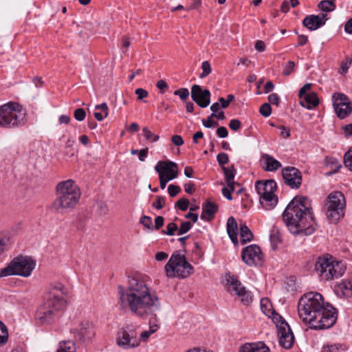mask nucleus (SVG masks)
Listing matches in <instances>:
<instances>
[{"label": "nucleus", "mask_w": 352, "mask_h": 352, "mask_svg": "<svg viewBox=\"0 0 352 352\" xmlns=\"http://www.w3.org/2000/svg\"><path fill=\"white\" fill-rule=\"evenodd\" d=\"M148 277L141 274L128 276L127 286H118V300L123 309L129 310L140 318L149 319V329L141 333L139 343L146 342L148 338L160 328L157 312L161 305L158 296L151 292L148 283Z\"/></svg>", "instance_id": "1"}, {"label": "nucleus", "mask_w": 352, "mask_h": 352, "mask_svg": "<svg viewBox=\"0 0 352 352\" xmlns=\"http://www.w3.org/2000/svg\"><path fill=\"white\" fill-rule=\"evenodd\" d=\"M298 312L302 320L314 329L330 328L337 320L336 309L318 292L305 294L298 301Z\"/></svg>", "instance_id": "2"}, {"label": "nucleus", "mask_w": 352, "mask_h": 352, "mask_svg": "<svg viewBox=\"0 0 352 352\" xmlns=\"http://www.w3.org/2000/svg\"><path fill=\"white\" fill-rule=\"evenodd\" d=\"M283 220L291 233L296 235L312 234L316 223L311 203L305 197L296 196L283 213Z\"/></svg>", "instance_id": "3"}, {"label": "nucleus", "mask_w": 352, "mask_h": 352, "mask_svg": "<svg viewBox=\"0 0 352 352\" xmlns=\"http://www.w3.org/2000/svg\"><path fill=\"white\" fill-rule=\"evenodd\" d=\"M67 294L66 287L61 283L51 285L45 296L43 303L35 313L36 322L41 325L50 324L54 320L58 312L66 306L65 296Z\"/></svg>", "instance_id": "4"}, {"label": "nucleus", "mask_w": 352, "mask_h": 352, "mask_svg": "<svg viewBox=\"0 0 352 352\" xmlns=\"http://www.w3.org/2000/svg\"><path fill=\"white\" fill-rule=\"evenodd\" d=\"M56 192V198L52 203V208L58 212H66L74 208L81 195L79 187L72 179L58 182Z\"/></svg>", "instance_id": "5"}, {"label": "nucleus", "mask_w": 352, "mask_h": 352, "mask_svg": "<svg viewBox=\"0 0 352 352\" xmlns=\"http://www.w3.org/2000/svg\"><path fill=\"white\" fill-rule=\"evenodd\" d=\"M315 270L322 279L329 280L341 277L346 267L342 262L334 260L332 256H323L318 258Z\"/></svg>", "instance_id": "6"}, {"label": "nucleus", "mask_w": 352, "mask_h": 352, "mask_svg": "<svg viewBox=\"0 0 352 352\" xmlns=\"http://www.w3.org/2000/svg\"><path fill=\"white\" fill-rule=\"evenodd\" d=\"M25 111L18 103L9 102L0 107V126L11 128L24 124Z\"/></svg>", "instance_id": "7"}, {"label": "nucleus", "mask_w": 352, "mask_h": 352, "mask_svg": "<svg viewBox=\"0 0 352 352\" xmlns=\"http://www.w3.org/2000/svg\"><path fill=\"white\" fill-rule=\"evenodd\" d=\"M35 262L30 257L19 256L14 258L7 267L0 270V277L17 275L28 277L35 267Z\"/></svg>", "instance_id": "8"}, {"label": "nucleus", "mask_w": 352, "mask_h": 352, "mask_svg": "<svg viewBox=\"0 0 352 352\" xmlns=\"http://www.w3.org/2000/svg\"><path fill=\"white\" fill-rule=\"evenodd\" d=\"M165 270L168 278L178 277L184 278L190 274L192 267L186 261L184 255L179 253H174L166 264Z\"/></svg>", "instance_id": "9"}, {"label": "nucleus", "mask_w": 352, "mask_h": 352, "mask_svg": "<svg viewBox=\"0 0 352 352\" xmlns=\"http://www.w3.org/2000/svg\"><path fill=\"white\" fill-rule=\"evenodd\" d=\"M255 188L260 195V203L263 207L270 210L277 204L278 197L274 195L276 183L274 180L258 181Z\"/></svg>", "instance_id": "10"}, {"label": "nucleus", "mask_w": 352, "mask_h": 352, "mask_svg": "<svg viewBox=\"0 0 352 352\" xmlns=\"http://www.w3.org/2000/svg\"><path fill=\"white\" fill-rule=\"evenodd\" d=\"M327 216L333 222H337L344 215L346 201L341 192H333L327 197Z\"/></svg>", "instance_id": "11"}, {"label": "nucleus", "mask_w": 352, "mask_h": 352, "mask_svg": "<svg viewBox=\"0 0 352 352\" xmlns=\"http://www.w3.org/2000/svg\"><path fill=\"white\" fill-rule=\"evenodd\" d=\"M225 286L229 293L236 295L243 304L248 305L252 302L251 293L247 291L241 283L230 273L225 276Z\"/></svg>", "instance_id": "12"}, {"label": "nucleus", "mask_w": 352, "mask_h": 352, "mask_svg": "<svg viewBox=\"0 0 352 352\" xmlns=\"http://www.w3.org/2000/svg\"><path fill=\"white\" fill-rule=\"evenodd\" d=\"M136 337L137 332L135 327L132 325H127L118 333L116 344L123 349L137 347L140 343Z\"/></svg>", "instance_id": "13"}, {"label": "nucleus", "mask_w": 352, "mask_h": 352, "mask_svg": "<svg viewBox=\"0 0 352 352\" xmlns=\"http://www.w3.org/2000/svg\"><path fill=\"white\" fill-rule=\"evenodd\" d=\"M333 98L334 109L338 118L344 119L352 113V103L346 96L336 93Z\"/></svg>", "instance_id": "14"}, {"label": "nucleus", "mask_w": 352, "mask_h": 352, "mask_svg": "<svg viewBox=\"0 0 352 352\" xmlns=\"http://www.w3.org/2000/svg\"><path fill=\"white\" fill-rule=\"evenodd\" d=\"M242 260L248 265H261L263 262V254L256 245L245 248L241 252Z\"/></svg>", "instance_id": "15"}, {"label": "nucleus", "mask_w": 352, "mask_h": 352, "mask_svg": "<svg viewBox=\"0 0 352 352\" xmlns=\"http://www.w3.org/2000/svg\"><path fill=\"white\" fill-rule=\"evenodd\" d=\"M285 183L292 188H299L302 183L301 172L295 167L288 166L282 169Z\"/></svg>", "instance_id": "16"}, {"label": "nucleus", "mask_w": 352, "mask_h": 352, "mask_svg": "<svg viewBox=\"0 0 352 352\" xmlns=\"http://www.w3.org/2000/svg\"><path fill=\"white\" fill-rule=\"evenodd\" d=\"M155 170L164 175L166 179L173 180L178 176V166L171 161H160L155 166Z\"/></svg>", "instance_id": "17"}, {"label": "nucleus", "mask_w": 352, "mask_h": 352, "mask_svg": "<svg viewBox=\"0 0 352 352\" xmlns=\"http://www.w3.org/2000/svg\"><path fill=\"white\" fill-rule=\"evenodd\" d=\"M191 98L200 107L206 108L210 102V92L208 89L203 90L201 86L194 85L191 87Z\"/></svg>", "instance_id": "18"}, {"label": "nucleus", "mask_w": 352, "mask_h": 352, "mask_svg": "<svg viewBox=\"0 0 352 352\" xmlns=\"http://www.w3.org/2000/svg\"><path fill=\"white\" fill-rule=\"evenodd\" d=\"M72 332L74 338L80 342L90 340L95 334L93 324L88 321L82 322Z\"/></svg>", "instance_id": "19"}, {"label": "nucleus", "mask_w": 352, "mask_h": 352, "mask_svg": "<svg viewBox=\"0 0 352 352\" xmlns=\"http://www.w3.org/2000/svg\"><path fill=\"white\" fill-rule=\"evenodd\" d=\"M279 330L277 331L280 345L285 349H290L294 342V336L287 323L279 324Z\"/></svg>", "instance_id": "20"}, {"label": "nucleus", "mask_w": 352, "mask_h": 352, "mask_svg": "<svg viewBox=\"0 0 352 352\" xmlns=\"http://www.w3.org/2000/svg\"><path fill=\"white\" fill-rule=\"evenodd\" d=\"M327 20V14H322L321 15H309L307 16L302 21V25L308 28L309 30H316L325 24Z\"/></svg>", "instance_id": "21"}, {"label": "nucleus", "mask_w": 352, "mask_h": 352, "mask_svg": "<svg viewBox=\"0 0 352 352\" xmlns=\"http://www.w3.org/2000/svg\"><path fill=\"white\" fill-rule=\"evenodd\" d=\"M217 210L218 206L215 203L207 200L202 206L201 218L204 220L209 221Z\"/></svg>", "instance_id": "22"}, {"label": "nucleus", "mask_w": 352, "mask_h": 352, "mask_svg": "<svg viewBox=\"0 0 352 352\" xmlns=\"http://www.w3.org/2000/svg\"><path fill=\"white\" fill-rule=\"evenodd\" d=\"M239 352H270V349L263 342H258L243 344Z\"/></svg>", "instance_id": "23"}, {"label": "nucleus", "mask_w": 352, "mask_h": 352, "mask_svg": "<svg viewBox=\"0 0 352 352\" xmlns=\"http://www.w3.org/2000/svg\"><path fill=\"white\" fill-rule=\"evenodd\" d=\"M227 232L229 235L231 241L233 242L234 245L238 244V238H237V230L238 226L235 219L233 217H230L228 218L227 221Z\"/></svg>", "instance_id": "24"}, {"label": "nucleus", "mask_w": 352, "mask_h": 352, "mask_svg": "<svg viewBox=\"0 0 352 352\" xmlns=\"http://www.w3.org/2000/svg\"><path fill=\"white\" fill-rule=\"evenodd\" d=\"M300 99V104L307 109H311L316 107L319 103L318 98L314 92L305 94L303 96L302 98Z\"/></svg>", "instance_id": "25"}, {"label": "nucleus", "mask_w": 352, "mask_h": 352, "mask_svg": "<svg viewBox=\"0 0 352 352\" xmlns=\"http://www.w3.org/2000/svg\"><path fill=\"white\" fill-rule=\"evenodd\" d=\"M222 169L228 187L230 188L231 190H234V185L236 182L234 181V179L236 175V170L234 165H232L230 167L223 166Z\"/></svg>", "instance_id": "26"}, {"label": "nucleus", "mask_w": 352, "mask_h": 352, "mask_svg": "<svg viewBox=\"0 0 352 352\" xmlns=\"http://www.w3.org/2000/svg\"><path fill=\"white\" fill-rule=\"evenodd\" d=\"M337 292H340L346 298L352 297V280H344L337 285Z\"/></svg>", "instance_id": "27"}, {"label": "nucleus", "mask_w": 352, "mask_h": 352, "mask_svg": "<svg viewBox=\"0 0 352 352\" xmlns=\"http://www.w3.org/2000/svg\"><path fill=\"white\" fill-rule=\"evenodd\" d=\"M263 158L265 164V170L267 171H275L281 167V163L270 155L265 154Z\"/></svg>", "instance_id": "28"}, {"label": "nucleus", "mask_w": 352, "mask_h": 352, "mask_svg": "<svg viewBox=\"0 0 352 352\" xmlns=\"http://www.w3.org/2000/svg\"><path fill=\"white\" fill-rule=\"evenodd\" d=\"M325 165L331 169V171L327 173V175H331L337 173L342 167L338 160L332 157H327L325 158Z\"/></svg>", "instance_id": "29"}, {"label": "nucleus", "mask_w": 352, "mask_h": 352, "mask_svg": "<svg viewBox=\"0 0 352 352\" xmlns=\"http://www.w3.org/2000/svg\"><path fill=\"white\" fill-rule=\"evenodd\" d=\"M240 236L241 243L245 244L253 239V234L245 224H240Z\"/></svg>", "instance_id": "30"}, {"label": "nucleus", "mask_w": 352, "mask_h": 352, "mask_svg": "<svg viewBox=\"0 0 352 352\" xmlns=\"http://www.w3.org/2000/svg\"><path fill=\"white\" fill-rule=\"evenodd\" d=\"M75 343L72 340L61 341L58 345L56 352H76Z\"/></svg>", "instance_id": "31"}, {"label": "nucleus", "mask_w": 352, "mask_h": 352, "mask_svg": "<svg viewBox=\"0 0 352 352\" xmlns=\"http://www.w3.org/2000/svg\"><path fill=\"white\" fill-rule=\"evenodd\" d=\"M335 1L336 0H322L318 3V7L323 12H332L336 8Z\"/></svg>", "instance_id": "32"}, {"label": "nucleus", "mask_w": 352, "mask_h": 352, "mask_svg": "<svg viewBox=\"0 0 352 352\" xmlns=\"http://www.w3.org/2000/svg\"><path fill=\"white\" fill-rule=\"evenodd\" d=\"M8 339V331L6 326L0 321V347L6 344Z\"/></svg>", "instance_id": "33"}, {"label": "nucleus", "mask_w": 352, "mask_h": 352, "mask_svg": "<svg viewBox=\"0 0 352 352\" xmlns=\"http://www.w3.org/2000/svg\"><path fill=\"white\" fill-rule=\"evenodd\" d=\"M142 133L145 139L151 142H157L160 139V136L154 134L147 126L143 127Z\"/></svg>", "instance_id": "34"}, {"label": "nucleus", "mask_w": 352, "mask_h": 352, "mask_svg": "<svg viewBox=\"0 0 352 352\" xmlns=\"http://www.w3.org/2000/svg\"><path fill=\"white\" fill-rule=\"evenodd\" d=\"M261 308L264 314L270 316V314H273L272 305L267 298H263L261 300Z\"/></svg>", "instance_id": "35"}, {"label": "nucleus", "mask_w": 352, "mask_h": 352, "mask_svg": "<svg viewBox=\"0 0 352 352\" xmlns=\"http://www.w3.org/2000/svg\"><path fill=\"white\" fill-rule=\"evenodd\" d=\"M296 64L294 61L289 60L283 66V74L285 76L291 75L295 71Z\"/></svg>", "instance_id": "36"}, {"label": "nucleus", "mask_w": 352, "mask_h": 352, "mask_svg": "<svg viewBox=\"0 0 352 352\" xmlns=\"http://www.w3.org/2000/svg\"><path fill=\"white\" fill-rule=\"evenodd\" d=\"M201 69L202 72L200 74V78H204L207 76H208L212 71L210 63L207 60L204 61L201 64Z\"/></svg>", "instance_id": "37"}, {"label": "nucleus", "mask_w": 352, "mask_h": 352, "mask_svg": "<svg viewBox=\"0 0 352 352\" xmlns=\"http://www.w3.org/2000/svg\"><path fill=\"white\" fill-rule=\"evenodd\" d=\"M344 166L352 171V148H350L344 156Z\"/></svg>", "instance_id": "38"}, {"label": "nucleus", "mask_w": 352, "mask_h": 352, "mask_svg": "<svg viewBox=\"0 0 352 352\" xmlns=\"http://www.w3.org/2000/svg\"><path fill=\"white\" fill-rule=\"evenodd\" d=\"M190 202L186 198H182L175 202V206L182 211H186L189 207Z\"/></svg>", "instance_id": "39"}, {"label": "nucleus", "mask_w": 352, "mask_h": 352, "mask_svg": "<svg viewBox=\"0 0 352 352\" xmlns=\"http://www.w3.org/2000/svg\"><path fill=\"white\" fill-rule=\"evenodd\" d=\"M174 95L177 96L182 101H186L189 96V91L187 88H181L174 91Z\"/></svg>", "instance_id": "40"}, {"label": "nucleus", "mask_w": 352, "mask_h": 352, "mask_svg": "<svg viewBox=\"0 0 352 352\" xmlns=\"http://www.w3.org/2000/svg\"><path fill=\"white\" fill-rule=\"evenodd\" d=\"M176 230H178L177 225L174 222H170L167 225L166 230H163L162 233L168 236H173Z\"/></svg>", "instance_id": "41"}, {"label": "nucleus", "mask_w": 352, "mask_h": 352, "mask_svg": "<svg viewBox=\"0 0 352 352\" xmlns=\"http://www.w3.org/2000/svg\"><path fill=\"white\" fill-rule=\"evenodd\" d=\"M272 318V320L276 324V327L277 328V331L279 330V324H282L283 323H287L283 318L278 314L274 312V310H273V314H270V316Z\"/></svg>", "instance_id": "42"}, {"label": "nucleus", "mask_w": 352, "mask_h": 352, "mask_svg": "<svg viewBox=\"0 0 352 352\" xmlns=\"http://www.w3.org/2000/svg\"><path fill=\"white\" fill-rule=\"evenodd\" d=\"M192 228V224L190 221H184L181 223L180 227L178 228V234L182 235L186 233Z\"/></svg>", "instance_id": "43"}, {"label": "nucleus", "mask_w": 352, "mask_h": 352, "mask_svg": "<svg viewBox=\"0 0 352 352\" xmlns=\"http://www.w3.org/2000/svg\"><path fill=\"white\" fill-rule=\"evenodd\" d=\"M260 113L264 117H268L272 113V108L270 104L264 103L259 109Z\"/></svg>", "instance_id": "44"}, {"label": "nucleus", "mask_w": 352, "mask_h": 352, "mask_svg": "<svg viewBox=\"0 0 352 352\" xmlns=\"http://www.w3.org/2000/svg\"><path fill=\"white\" fill-rule=\"evenodd\" d=\"M344 349L338 344H331L323 347V352H341Z\"/></svg>", "instance_id": "45"}, {"label": "nucleus", "mask_w": 352, "mask_h": 352, "mask_svg": "<svg viewBox=\"0 0 352 352\" xmlns=\"http://www.w3.org/2000/svg\"><path fill=\"white\" fill-rule=\"evenodd\" d=\"M166 203L165 198L162 196H157V199L152 204V206L155 209L160 210L162 209Z\"/></svg>", "instance_id": "46"}, {"label": "nucleus", "mask_w": 352, "mask_h": 352, "mask_svg": "<svg viewBox=\"0 0 352 352\" xmlns=\"http://www.w3.org/2000/svg\"><path fill=\"white\" fill-rule=\"evenodd\" d=\"M140 223H142L145 228L149 230L153 229V223L152 219L148 216H143L140 221Z\"/></svg>", "instance_id": "47"}, {"label": "nucleus", "mask_w": 352, "mask_h": 352, "mask_svg": "<svg viewBox=\"0 0 352 352\" xmlns=\"http://www.w3.org/2000/svg\"><path fill=\"white\" fill-rule=\"evenodd\" d=\"M74 118L78 121H82L86 116L85 111L82 108H78L74 113Z\"/></svg>", "instance_id": "48"}, {"label": "nucleus", "mask_w": 352, "mask_h": 352, "mask_svg": "<svg viewBox=\"0 0 352 352\" xmlns=\"http://www.w3.org/2000/svg\"><path fill=\"white\" fill-rule=\"evenodd\" d=\"M181 191L179 186L170 184L168 187V192L171 197H175Z\"/></svg>", "instance_id": "49"}, {"label": "nucleus", "mask_w": 352, "mask_h": 352, "mask_svg": "<svg viewBox=\"0 0 352 352\" xmlns=\"http://www.w3.org/2000/svg\"><path fill=\"white\" fill-rule=\"evenodd\" d=\"M217 160L219 165H224L228 162L229 157L226 153H221L217 155Z\"/></svg>", "instance_id": "50"}, {"label": "nucleus", "mask_w": 352, "mask_h": 352, "mask_svg": "<svg viewBox=\"0 0 352 352\" xmlns=\"http://www.w3.org/2000/svg\"><path fill=\"white\" fill-rule=\"evenodd\" d=\"M229 127L232 131H236L241 127V123L240 120L238 119H232L230 121Z\"/></svg>", "instance_id": "51"}, {"label": "nucleus", "mask_w": 352, "mask_h": 352, "mask_svg": "<svg viewBox=\"0 0 352 352\" xmlns=\"http://www.w3.org/2000/svg\"><path fill=\"white\" fill-rule=\"evenodd\" d=\"M135 94L138 96V100H142L144 98H146L148 95V91L142 88H138L135 89Z\"/></svg>", "instance_id": "52"}, {"label": "nucleus", "mask_w": 352, "mask_h": 352, "mask_svg": "<svg viewBox=\"0 0 352 352\" xmlns=\"http://www.w3.org/2000/svg\"><path fill=\"white\" fill-rule=\"evenodd\" d=\"M213 117H211V115L208 118L207 120H203L202 123L203 125L206 128H210L212 126H217L218 123L215 121H214L212 118Z\"/></svg>", "instance_id": "53"}, {"label": "nucleus", "mask_w": 352, "mask_h": 352, "mask_svg": "<svg viewBox=\"0 0 352 352\" xmlns=\"http://www.w3.org/2000/svg\"><path fill=\"white\" fill-rule=\"evenodd\" d=\"M156 86L160 89L161 94H164L168 89V85L164 80H158Z\"/></svg>", "instance_id": "54"}, {"label": "nucleus", "mask_w": 352, "mask_h": 352, "mask_svg": "<svg viewBox=\"0 0 352 352\" xmlns=\"http://www.w3.org/2000/svg\"><path fill=\"white\" fill-rule=\"evenodd\" d=\"M311 83H307L304 86H302L300 88V89L299 91V94H298V96L300 97V98H302L303 96H305V94H307V91H309L311 89Z\"/></svg>", "instance_id": "55"}, {"label": "nucleus", "mask_w": 352, "mask_h": 352, "mask_svg": "<svg viewBox=\"0 0 352 352\" xmlns=\"http://www.w3.org/2000/svg\"><path fill=\"white\" fill-rule=\"evenodd\" d=\"M279 96L277 94H272L268 96V101L272 104H276V106L279 104Z\"/></svg>", "instance_id": "56"}, {"label": "nucleus", "mask_w": 352, "mask_h": 352, "mask_svg": "<svg viewBox=\"0 0 352 352\" xmlns=\"http://www.w3.org/2000/svg\"><path fill=\"white\" fill-rule=\"evenodd\" d=\"M184 190H185L186 192H187L188 194H192L196 190L195 184L192 182H189V183L185 184H184Z\"/></svg>", "instance_id": "57"}, {"label": "nucleus", "mask_w": 352, "mask_h": 352, "mask_svg": "<svg viewBox=\"0 0 352 352\" xmlns=\"http://www.w3.org/2000/svg\"><path fill=\"white\" fill-rule=\"evenodd\" d=\"M217 135L221 138H226L228 135L227 129L225 126H220L217 129Z\"/></svg>", "instance_id": "58"}, {"label": "nucleus", "mask_w": 352, "mask_h": 352, "mask_svg": "<svg viewBox=\"0 0 352 352\" xmlns=\"http://www.w3.org/2000/svg\"><path fill=\"white\" fill-rule=\"evenodd\" d=\"M171 142L176 146H182L184 144V140L182 136L179 135L172 136Z\"/></svg>", "instance_id": "59"}, {"label": "nucleus", "mask_w": 352, "mask_h": 352, "mask_svg": "<svg viewBox=\"0 0 352 352\" xmlns=\"http://www.w3.org/2000/svg\"><path fill=\"white\" fill-rule=\"evenodd\" d=\"M351 61L342 62L339 69V73L341 74H346L349 68Z\"/></svg>", "instance_id": "60"}, {"label": "nucleus", "mask_w": 352, "mask_h": 352, "mask_svg": "<svg viewBox=\"0 0 352 352\" xmlns=\"http://www.w3.org/2000/svg\"><path fill=\"white\" fill-rule=\"evenodd\" d=\"M164 219L162 216H157L155 219V229L160 230L164 225Z\"/></svg>", "instance_id": "61"}, {"label": "nucleus", "mask_w": 352, "mask_h": 352, "mask_svg": "<svg viewBox=\"0 0 352 352\" xmlns=\"http://www.w3.org/2000/svg\"><path fill=\"white\" fill-rule=\"evenodd\" d=\"M278 129L280 130V135L283 138H287L290 137V131L289 129L286 128L285 126H280Z\"/></svg>", "instance_id": "62"}, {"label": "nucleus", "mask_w": 352, "mask_h": 352, "mask_svg": "<svg viewBox=\"0 0 352 352\" xmlns=\"http://www.w3.org/2000/svg\"><path fill=\"white\" fill-rule=\"evenodd\" d=\"M98 210H99V212L100 214L104 215L107 213L108 206L106 204H104L103 202H100L98 204Z\"/></svg>", "instance_id": "63"}, {"label": "nucleus", "mask_w": 352, "mask_h": 352, "mask_svg": "<svg viewBox=\"0 0 352 352\" xmlns=\"http://www.w3.org/2000/svg\"><path fill=\"white\" fill-rule=\"evenodd\" d=\"M121 41L122 47L126 50L131 45L130 38L127 36H123L121 38Z\"/></svg>", "instance_id": "64"}]
</instances>
